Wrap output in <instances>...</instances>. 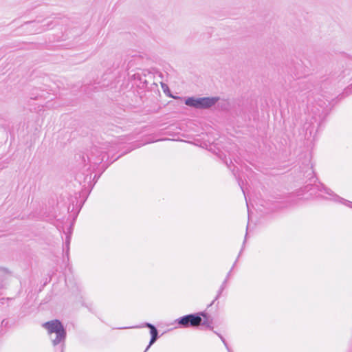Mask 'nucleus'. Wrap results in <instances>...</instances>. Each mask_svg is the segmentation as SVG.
<instances>
[{"mask_svg":"<svg viewBox=\"0 0 352 352\" xmlns=\"http://www.w3.org/2000/svg\"><path fill=\"white\" fill-rule=\"evenodd\" d=\"M226 164H227V166H228V168H230V165L228 164V162H226Z\"/></svg>","mask_w":352,"mask_h":352,"instance_id":"c85d7f7f","label":"nucleus"},{"mask_svg":"<svg viewBox=\"0 0 352 352\" xmlns=\"http://www.w3.org/2000/svg\"><path fill=\"white\" fill-rule=\"evenodd\" d=\"M218 100V97H189L186 99L185 104L195 109H207L214 106Z\"/></svg>","mask_w":352,"mask_h":352,"instance_id":"f03ea898","label":"nucleus"},{"mask_svg":"<svg viewBox=\"0 0 352 352\" xmlns=\"http://www.w3.org/2000/svg\"><path fill=\"white\" fill-rule=\"evenodd\" d=\"M219 337V338L221 339V340L222 341V342L223 343L224 346H226L228 352H232V350L230 349V348L229 347L226 340H225V338L222 336V335H221L220 333H217L216 331H214Z\"/></svg>","mask_w":352,"mask_h":352,"instance_id":"9b49d317","label":"nucleus"},{"mask_svg":"<svg viewBox=\"0 0 352 352\" xmlns=\"http://www.w3.org/2000/svg\"><path fill=\"white\" fill-rule=\"evenodd\" d=\"M87 159L89 160V162H91V158L89 157H87Z\"/></svg>","mask_w":352,"mask_h":352,"instance_id":"cd10ccee","label":"nucleus"},{"mask_svg":"<svg viewBox=\"0 0 352 352\" xmlns=\"http://www.w3.org/2000/svg\"><path fill=\"white\" fill-rule=\"evenodd\" d=\"M318 190L319 191L324 192L330 196H333V199L336 201H339L342 202V204H344V205L347 206L348 207L352 208V202L351 201L346 200V199L339 197L338 195L334 194L333 192L330 188H327L323 184H320L318 186Z\"/></svg>","mask_w":352,"mask_h":352,"instance_id":"20e7f679","label":"nucleus"},{"mask_svg":"<svg viewBox=\"0 0 352 352\" xmlns=\"http://www.w3.org/2000/svg\"><path fill=\"white\" fill-rule=\"evenodd\" d=\"M54 27V22L52 21H48L46 23L42 24L37 30V32L40 33L43 31L52 29Z\"/></svg>","mask_w":352,"mask_h":352,"instance_id":"1a4fd4ad","label":"nucleus"},{"mask_svg":"<svg viewBox=\"0 0 352 352\" xmlns=\"http://www.w3.org/2000/svg\"><path fill=\"white\" fill-rule=\"evenodd\" d=\"M32 99H37L38 98V96H35V97H31Z\"/></svg>","mask_w":352,"mask_h":352,"instance_id":"b1692460","label":"nucleus"},{"mask_svg":"<svg viewBox=\"0 0 352 352\" xmlns=\"http://www.w3.org/2000/svg\"><path fill=\"white\" fill-rule=\"evenodd\" d=\"M83 174L78 173L76 175V179L81 184L82 182V178Z\"/></svg>","mask_w":352,"mask_h":352,"instance_id":"f3484780","label":"nucleus"},{"mask_svg":"<svg viewBox=\"0 0 352 352\" xmlns=\"http://www.w3.org/2000/svg\"><path fill=\"white\" fill-rule=\"evenodd\" d=\"M196 314H198L200 318H204V320L201 319V325L205 326L208 329L213 330V327L212 326V320L210 321L209 320L210 316L208 313L206 311H201L196 313Z\"/></svg>","mask_w":352,"mask_h":352,"instance_id":"423d86ee","label":"nucleus"},{"mask_svg":"<svg viewBox=\"0 0 352 352\" xmlns=\"http://www.w3.org/2000/svg\"><path fill=\"white\" fill-rule=\"evenodd\" d=\"M99 177H100V175H98V177H96V175H94V179H94V180L95 179H98Z\"/></svg>","mask_w":352,"mask_h":352,"instance_id":"5701e85b","label":"nucleus"},{"mask_svg":"<svg viewBox=\"0 0 352 352\" xmlns=\"http://www.w3.org/2000/svg\"><path fill=\"white\" fill-rule=\"evenodd\" d=\"M234 175L236 176V173L234 172V170H232Z\"/></svg>","mask_w":352,"mask_h":352,"instance_id":"a878e982","label":"nucleus"},{"mask_svg":"<svg viewBox=\"0 0 352 352\" xmlns=\"http://www.w3.org/2000/svg\"><path fill=\"white\" fill-rule=\"evenodd\" d=\"M142 327H148L150 329V334H151V336H158V331L157 329V328L151 323H149V322H145L142 325H140V326H135V327H133L132 328H142Z\"/></svg>","mask_w":352,"mask_h":352,"instance_id":"6e6552de","label":"nucleus"},{"mask_svg":"<svg viewBox=\"0 0 352 352\" xmlns=\"http://www.w3.org/2000/svg\"><path fill=\"white\" fill-rule=\"evenodd\" d=\"M293 73H294V76H296V77H298V74H295V73H294V72Z\"/></svg>","mask_w":352,"mask_h":352,"instance_id":"393cba45","label":"nucleus"},{"mask_svg":"<svg viewBox=\"0 0 352 352\" xmlns=\"http://www.w3.org/2000/svg\"><path fill=\"white\" fill-rule=\"evenodd\" d=\"M236 261H237V260H236V261H235V262H234V263L233 266L232 267L231 270H230V272L228 273V274H227V276H226V277L225 280L223 281L222 284L221 285V286H220V287H219V290H218V292H217V296H216L215 298H214V299L212 300V302L209 305V306L212 305L214 303V302L220 298V296H221V294H222L223 291L225 289V288H226V284H227V282H228V279H229V278H230V276L231 272H232V270H233V268L234 267V266H235V265H236Z\"/></svg>","mask_w":352,"mask_h":352,"instance_id":"39448f33","label":"nucleus"},{"mask_svg":"<svg viewBox=\"0 0 352 352\" xmlns=\"http://www.w3.org/2000/svg\"><path fill=\"white\" fill-rule=\"evenodd\" d=\"M238 184L241 188V190L245 196V200H247L246 192L245 190H244V188L243 187V182L241 179H238ZM246 203H248V201H246ZM247 206L248 207V204H247Z\"/></svg>","mask_w":352,"mask_h":352,"instance_id":"ddd939ff","label":"nucleus"},{"mask_svg":"<svg viewBox=\"0 0 352 352\" xmlns=\"http://www.w3.org/2000/svg\"><path fill=\"white\" fill-rule=\"evenodd\" d=\"M91 179V175L87 174L84 178H83V182H90Z\"/></svg>","mask_w":352,"mask_h":352,"instance_id":"dca6fc26","label":"nucleus"},{"mask_svg":"<svg viewBox=\"0 0 352 352\" xmlns=\"http://www.w3.org/2000/svg\"><path fill=\"white\" fill-rule=\"evenodd\" d=\"M43 327L47 330L48 333L56 334V338L52 340V344L54 346L60 344L63 349L67 336V332L62 322L59 320L55 319L45 322Z\"/></svg>","mask_w":352,"mask_h":352,"instance_id":"f257e3e1","label":"nucleus"},{"mask_svg":"<svg viewBox=\"0 0 352 352\" xmlns=\"http://www.w3.org/2000/svg\"><path fill=\"white\" fill-rule=\"evenodd\" d=\"M43 22H44V20L41 21L39 19H37L36 21H30V22H28L27 23H28V24H31V23L38 24L40 23H43Z\"/></svg>","mask_w":352,"mask_h":352,"instance_id":"a211bd4d","label":"nucleus"},{"mask_svg":"<svg viewBox=\"0 0 352 352\" xmlns=\"http://www.w3.org/2000/svg\"><path fill=\"white\" fill-rule=\"evenodd\" d=\"M305 174H307L306 177L309 178V180L312 182H315V173L313 170L312 166H307V170L305 171Z\"/></svg>","mask_w":352,"mask_h":352,"instance_id":"9d476101","label":"nucleus"},{"mask_svg":"<svg viewBox=\"0 0 352 352\" xmlns=\"http://www.w3.org/2000/svg\"><path fill=\"white\" fill-rule=\"evenodd\" d=\"M100 155H101V158H99L98 160H96L94 162L95 164L101 163L104 160V157H106V154L104 153L103 152H100Z\"/></svg>","mask_w":352,"mask_h":352,"instance_id":"4468645a","label":"nucleus"},{"mask_svg":"<svg viewBox=\"0 0 352 352\" xmlns=\"http://www.w3.org/2000/svg\"><path fill=\"white\" fill-rule=\"evenodd\" d=\"M128 327H120V329H127Z\"/></svg>","mask_w":352,"mask_h":352,"instance_id":"bb28decb","label":"nucleus"},{"mask_svg":"<svg viewBox=\"0 0 352 352\" xmlns=\"http://www.w3.org/2000/svg\"><path fill=\"white\" fill-rule=\"evenodd\" d=\"M175 323L180 328L195 327L201 325V318L198 314H190L176 319Z\"/></svg>","mask_w":352,"mask_h":352,"instance_id":"7ed1b4c3","label":"nucleus"},{"mask_svg":"<svg viewBox=\"0 0 352 352\" xmlns=\"http://www.w3.org/2000/svg\"><path fill=\"white\" fill-rule=\"evenodd\" d=\"M159 336H151V340H150V342H149V344L148 345L146 346V349L144 350V352H146L149 348L151 347V345H153L156 341L158 339Z\"/></svg>","mask_w":352,"mask_h":352,"instance_id":"f8f14e48","label":"nucleus"},{"mask_svg":"<svg viewBox=\"0 0 352 352\" xmlns=\"http://www.w3.org/2000/svg\"><path fill=\"white\" fill-rule=\"evenodd\" d=\"M10 300V298H6H6H2L1 299V303H3V304L5 300Z\"/></svg>","mask_w":352,"mask_h":352,"instance_id":"412c9836","label":"nucleus"},{"mask_svg":"<svg viewBox=\"0 0 352 352\" xmlns=\"http://www.w3.org/2000/svg\"><path fill=\"white\" fill-rule=\"evenodd\" d=\"M94 151H96V148H94L91 151V156H93Z\"/></svg>","mask_w":352,"mask_h":352,"instance_id":"4be33fe9","label":"nucleus"},{"mask_svg":"<svg viewBox=\"0 0 352 352\" xmlns=\"http://www.w3.org/2000/svg\"><path fill=\"white\" fill-rule=\"evenodd\" d=\"M344 94L349 95L352 94V84L347 87L344 90Z\"/></svg>","mask_w":352,"mask_h":352,"instance_id":"2eb2a0df","label":"nucleus"},{"mask_svg":"<svg viewBox=\"0 0 352 352\" xmlns=\"http://www.w3.org/2000/svg\"><path fill=\"white\" fill-rule=\"evenodd\" d=\"M71 235H72V226L68 228V232L66 233V239L65 241V245L63 246V251L65 252V255L68 258L69 252V245L71 242Z\"/></svg>","mask_w":352,"mask_h":352,"instance_id":"0eeeda50","label":"nucleus"},{"mask_svg":"<svg viewBox=\"0 0 352 352\" xmlns=\"http://www.w3.org/2000/svg\"><path fill=\"white\" fill-rule=\"evenodd\" d=\"M1 326L7 327L8 326V320L6 319L3 320L1 322Z\"/></svg>","mask_w":352,"mask_h":352,"instance_id":"6ab92c4d","label":"nucleus"},{"mask_svg":"<svg viewBox=\"0 0 352 352\" xmlns=\"http://www.w3.org/2000/svg\"><path fill=\"white\" fill-rule=\"evenodd\" d=\"M161 85H162V88L163 89L164 92L166 91V89H168V87L166 84L162 82Z\"/></svg>","mask_w":352,"mask_h":352,"instance_id":"aec40b11","label":"nucleus"}]
</instances>
